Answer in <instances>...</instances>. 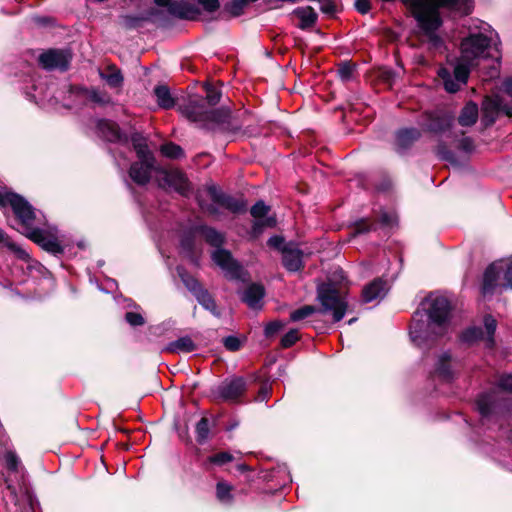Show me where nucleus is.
<instances>
[{
    "label": "nucleus",
    "instance_id": "nucleus-3",
    "mask_svg": "<svg viewBox=\"0 0 512 512\" xmlns=\"http://www.w3.org/2000/svg\"><path fill=\"white\" fill-rule=\"evenodd\" d=\"M10 205L22 225L29 230L30 237L45 250L54 254L62 252L56 239L46 236L43 231L34 226L35 213L32 206L20 195L0 189V207Z\"/></svg>",
    "mask_w": 512,
    "mask_h": 512
},
{
    "label": "nucleus",
    "instance_id": "nucleus-15",
    "mask_svg": "<svg viewBox=\"0 0 512 512\" xmlns=\"http://www.w3.org/2000/svg\"><path fill=\"white\" fill-rule=\"evenodd\" d=\"M157 180L160 187L173 189L183 195L189 189L187 178L181 171L176 169H160Z\"/></svg>",
    "mask_w": 512,
    "mask_h": 512
},
{
    "label": "nucleus",
    "instance_id": "nucleus-54",
    "mask_svg": "<svg viewBox=\"0 0 512 512\" xmlns=\"http://www.w3.org/2000/svg\"><path fill=\"white\" fill-rule=\"evenodd\" d=\"M237 468L240 472H244L248 469V467L245 464H240L237 466Z\"/></svg>",
    "mask_w": 512,
    "mask_h": 512
},
{
    "label": "nucleus",
    "instance_id": "nucleus-8",
    "mask_svg": "<svg viewBox=\"0 0 512 512\" xmlns=\"http://www.w3.org/2000/svg\"><path fill=\"white\" fill-rule=\"evenodd\" d=\"M207 193L212 200V204H204L198 199L200 207L212 216H218L219 211L216 205L221 206L232 213H241L246 211L247 203L242 198H235L221 192L216 186L211 185L207 188Z\"/></svg>",
    "mask_w": 512,
    "mask_h": 512
},
{
    "label": "nucleus",
    "instance_id": "nucleus-26",
    "mask_svg": "<svg viewBox=\"0 0 512 512\" xmlns=\"http://www.w3.org/2000/svg\"><path fill=\"white\" fill-rule=\"evenodd\" d=\"M154 94L158 105L163 109H170L175 105V99L171 95L169 89L165 85L155 87Z\"/></svg>",
    "mask_w": 512,
    "mask_h": 512
},
{
    "label": "nucleus",
    "instance_id": "nucleus-30",
    "mask_svg": "<svg viewBox=\"0 0 512 512\" xmlns=\"http://www.w3.org/2000/svg\"><path fill=\"white\" fill-rule=\"evenodd\" d=\"M0 245H3L7 247L9 250L15 252L19 258H26L28 255L27 253L21 249L19 246H17L14 242H12L6 234L0 229Z\"/></svg>",
    "mask_w": 512,
    "mask_h": 512
},
{
    "label": "nucleus",
    "instance_id": "nucleus-39",
    "mask_svg": "<svg viewBox=\"0 0 512 512\" xmlns=\"http://www.w3.org/2000/svg\"><path fill=\"white\" fill-rule=\"evenodd\" d=\"M233 460V455L229 452H219L216 453L208 458V461L210 463H213L215 465H224L228 462H231Z\"/></svg>",
    "mask_w": 512,
    "mask_h": 512
},
{
    "label": "nucleus",
    "instance_id": "nucleus-36",
    "mask_svg": "<svg viewBox=\"0 0 512 512\" xmlns=\"http://www.w3.org/2000/svg\"><path fill=\"white\" fill-rule=\"evenodd\" d=\"M197 440L203 443L207 440L209 435V422L208 419L203 417L196 425Z\"/></svg>",
    "mask_w": 512,
    "mask_h": 512
},
{
    "label": "nucleus",
    "instance_id": "nucleus-9",
    "mask_svg": "<svg viewBox=\"0 0 512 512\" xmlns=\"http://www.w3.org/2000/svg\"><path fill=\"white\" fill-rule=\"evenodd\" d=\"M506 280L505 286L512 288V259L499 260L492 263L484 273L482 292L484 295L493 293L497 286V280L501 272Z\"/></svg>",
    "mask_w": 512,
    "mask_h": 512
},
{
    "label": "nucleus",
    "instance_id": "nucleus-11",
    "mask_svg": "<svg viewBox=\"0 0 512 512\" xmlns=\"http://www.w3.org/2000/svg\"><path fill=\"white\" fill-rule=\"evenodd\" d=\"M155 4L164 8L170 15L188 20H195L200 15L198 6L188 1L154 0Z\"/></svg>",
    "mask_w": 512,
    "mask_h": 512
},
{
    "label": "nucleus",
    "instance_id": "nucleus-22",
    "mask_svg": "<svg viewBox=\"0 0 512 512\" xmlns=\"http://www.w3.org/2000/svg\"><path fill=\"white\" fill-rule=\"evenodd\" d=\"M293 15L299 19L300 23L298 26L301 29L313 26L317 20V14L310 6L295 9Z\"/></svg>",
    "mask_w": 512,
    "mask_h": 512
},
{
    "label": "nucleus",
    "instance_id": "nucleus-41",
    "mask_svg": "<svg viewBox=\"0 0 512 512\" xmlns=\"http://www.w3.org/2000/svg\"><path fill=\"white\" fill-rule=\"evenodd\" d=\"M380 222L385 227H393L397 222V216L393 211H382L380 216Z\"/></svg>",
    "mask_w": 512,
    "mask_h": 512
},
{
    "label": "nucleus",
    "instance_id": "nucleus-47",
    "mask_svg": "<svg viewBox=\"0 0 512 512\" xmlns=\"http://www.w3.org/2000/svg\"><path fill=\"white\" fill-rule=\"evenodd\" d=\"M338 73L342 80L347 81L352 77L353 67L349 64H343L339 67Z\"/></svg>",
    "mask_w": 512,
    "mask_h": 512
},
{
    "label": "nucleus",
    "instance_id": "nucleus-34",
    "mask_svg": "<svg viewBox=\"0 0 512 512\" xmlns=\"http://www.w3.org/2000/svg\"><path fill=\"white\" fill-rule=\"evenodd\" d=\"M315 311H316V308L314 306L306 305V306H303V307L291 312L290 319L294 322H297V321H300V320H303V319L309 317Z\"/></svg>",
    "mask_w": 512,
    "mask_h": 512
},
{
    "label": "nucleus",
    "instance_id": "nucleus-27",
    "mask_svg": "<svg viewBox=\"0 0 512 512\" xmlns=\"http://www.w3.org/2000/svg\"><path fill=\"white\" fill-rule=\"evenodd\" d=\"M100 77L112 88H118L123 83V76L115 66H109L105 71L100 72Z\"/></svg>",
    "mask_w": 512,
    "mask_h": 512
},
{
    "label": "nucleus",
    "instance_id": "nucleus-48",
    "mask_svg": "<svg viewBox=\"0 0 512 512\" xmlns=\"http://www.w3.org/2000/svg\"><path fill=\"white\" fill-rule=\"evenodd\" d=\"M198 4L208 12L216 11L219 8L218 0H198Z\"/></svg>",
    "mask_w": 512,
    "mask_h": 512
},
{
    "label": "nucleus",
    "instance_id": "nucleus-37",
    "mask_svg": "<svg viewBox=\"0 0 512 512\" xmlns=\"http://www.w3.org/2000/svg\"><path fill=\"white\" fill-rule=\"evenodd\" d=\"M87 97L94 103H97L99 105H106L110 103V97L107 93L92 89L87 92Z\"/></svg>",
    "mask_w": 512,
    "mask_h": 512
},
{
    "label": "nucleus",
    "instance_id": "nucleus-55",
    "mask_svg": "<svg viewBox=\"0 0 512 512\" xmlns=\"http://www.w3.org/2000/svg\"><path fill=\"white\" fill-rule=\"evenodd\" d=\"M267 396V391H262L259 395V399L260 400H264Z\"/></svg>",
    "mask_w": 512,
    "mask_h": 512
},
{
    "label": "nucleus",
    "instance_id": "nucleus-12",
    "mask_svg": "<svg viewBox=\"0 0 512 512\" xmlns=\"http://www.w3.org/2000/svg\"><path fill=\"white\" fill-rule=\"evenodd\" d=\"M246 389V382L242 377L226 379L216 386L212 393L214 397L224 401H234L238 399Z\"/></svg>",
    "mask_w": 512,
    "mask_h": 512
},
{
    "label": "nucleus",
    "instance_id": "nucleus-33",
    "mask_svg": "<svg viewBox=\"0 0 512 512\" xmlns=\"http://www.w3.org/2000/svg\"><path fill=\"white\" fill-rule=\"evenodd\" d=\"M178 274L179 276L181 277L183 283L185 284V286L195 295L199 290L202 289L201 285L199 284V282L187 275L182 268H178Z\"/></svg>",
    "mask_w": 512,
    "mask_h": 512
},
{
    "label": "nucleus",
    "instance_id": "nucleus-42",
    "mask_svg": "<svg viewBox=\"0 0 512 512\" xmlns=\"http://www.w3.org/2000/svg\"><path fill=\"white\" fill-rule=\"evenodd\" d=\"M299 339V334L296 329L287 332L281 339V345L284 348L291 347Z\"/></svg>",
    "mask_w": 512,
    "mask_h": 512
},
{
    "label": "nucleus",
    "instance_id": "nucleus-51",
    "mask_svg": "<svg viewBox=\"0 0 512 512\" xmlns=\"http://www.w3.org/2000/svg\"><path fill=\"white\" fill-rule=\"evenodd\" d=\"M355 7L360 13L365 14L370 10V1L369 0H356Z\"/></svg>",
    "mask_w": 512,
    "mask_h": 512
},
{
    "label": "nucleus",
    "instance_id": "nucleus-52",
    "mask_svg": "<svg viewBox=\"0 0 512 512\" xmlns=\"http://www.w3.org/2000/svg\"><path fill=\"white\" fill-rule=\"evenodd\" d=\"M503 88L508 95L512 96V78H508L504 81Z\"/></svg>",
    "mask_w": 512,
    "mask_h": 512
},
{
    "label": "nucleus",
    "instance_id": "nucleus-45",
    "mask_svg": "<svg viewBox=\"0 0 512 512\" xmlns=\"http://www.w3.org/2000/svg\"><path fill=\"white\" fill-rule=\"evenodd\" d=\"M223 344L230 351H237L241 346L240 340L234 336L224 338Z\"/></svg>",
    "mask_w": 512,
    "mask_h": 512
},
{
    "label": "nucleus",
    "instance_id": "nucleus-20",
    "mask_svg": "<svg viewBox=\"0 0 512 512\" xmlns=\"http://www.w3.org/2000/svg\"><path fill=\"white\" fill-rule=\"evenodd\" d=\"M264 296V288L258 284H251L242 294V300L252 309H258Z\"/></svg>",
    "mask_w": 512,
    "mask_h": 512
},
{
    "label": "nucleus",
    "instance_id": "nucleus-17",
    "mask_svg": "<svg viewBox=\"0 0 512 512\" xmlns=\"http://www.w3.org/2000/svg\"><path fill=\"white\" fill-rule=\"evenodd\" d=\"M268 211L269 206H267L263 201H258L251 208V215L255 218L251 232L253 237H257L258 235H260L264 228L275 226V218L271 216H266Z\"/></svg>",
    "mask_w": 512,
    "mask_h": 512
},
{
    "label": "nucleus",
    "instance_id": "nucleus-7",
    "mask_svg": "<svg viewBox=\"0 0 512 512\" xmlns=\"http://www.w3.org/2000/svg\"><path fill=\"white\" fill-rule=\"evenodd\" d=\"M317 299L321 304V312L331 313L335 322L344 317L348 305L345 297L333 284H321L318 287Z\"/></svg>",
    "mask_w": 512,
    "mask_h": 512
},
{
    "label": "nucleus",
    "instance_id": "nucleus-1",
    "mask_svg": "<svg viewBox=\"0 0 512 512\" xmlns=\"http://www.w3.org/2000/svg\"><path fill=\"white\" fill-rule=\"evenodd\" d=\"M498 35L483 21L473 20L468 34L460 42V56L448 61L449 67H440L438 77L449 93L457 92L465 85L472 68L487 58L499 59Z\"/></svg>",
    "mask_w": 512,
    "mask_h": 512
},
{
    "label": "nucleus",
    "instance_id": "nucleus-43",
    "mask_svg": "<svg viewBox=\"0 0 512 512\" xmlns=\"http://www.w3.org/2000/svg\"><path fill=\"white\" fill-rule=\"evenodd\" d=\"M125 319L131 326H140L144 324V318L138 313L127 312Z\"/></svg>",
    "mask_w": 512,
    "mask_h": 512
},
{
    "label": "nucleus",
    "instance_id": "nucleus-19",
    "mask_svg": "<svg viewBox=\"0 0 512 512\" xmlns=\"http://www.w3.org/2000/svg\"><path fill=\"white\" fill-rule=\"evenodd\" d=\"M283 265L289 271H298L302 267V252L293 246L283 249Z\"/></svg>",
    "mask_w": 512,
    "mask_h": 512
},
{
    "label": "nucleus",
    "instance_id": "nucleus-46",
    "mask_svg": "<svg viewBox=\"0 0 512 512\" xmlns=\"http://www.w3.org/2000/svg\"><path fill=\"white\" fill-rule=\"evenodd\" d=\"M282 327H283V324L280 321L270 322L265 327V335L267 337H271L274 334H276L278 331H280L282 329Z\"/></svg>",
    "mask_w": 512,
    "mask_h": 512
},
{
    "label": "nucleus",
    "instance_id": "nucleus-44",
    "mask_svg": "<svg viewBox=\"0 0 512 512\" xmlns=\"http://www.w3.org/2000/svg\"><path fill=\"white\" fill-rule=\"evenodd\" d=\"M5 461H6L7 468L9 470H12V471L17 470V467L19 464V459L14 452H11V451L7 452L5 455Z\"/></svg>",
    "mask_w": 512,
    "mask_h": 512
},
{
    "label": "nucleus",
    "instance_id": "nucleus-16",
    "mask_svg": "<svg viewBox=\"0 0 512 512\" xmlns=\"http://www.w3.org/2000/svg\"><path fill=\"white\" fill-rule=\"evenodd\" d=\"M482 110L487 124H492L500 112L512 117V106L505 104L499 95L487 96L483 101Z\"/></svg>",
    "mask_w": 512,
    "mask_h": 512
},
{
    "label": "nucleus",
    "instance_id": "nucleus-6",
    "mask_svg": "<svg viewBox=\"0 0 512 512\" xmlns=\"http://www.w3.org/2000/svg\"><path fill=\"white\" fill-rule=\"evenodd\" d=\"M201 235L207 243L217 249L212 253V259L223 271L231 277H238L240 274V266L232 258L229 251L221 249L220 246L224 242V235L214 228L202 226L199 228Z\"/></svg>",
    "mask_w": 512,
    "mask_h": 512
},
{
    "label": "nucleus",
    "instance_id": "nucleus-40",
    "mask_svg": "<svg viewBox=\"0 0 512 512\" xmlns=\"http://www.w3.org/2000/svg\"><path fill=\"white\" fill-rule=\"evenodd\" d=\"M351 236L355 237L357 235L369 232L372 229V226L367 222L366 219H361L354 223L352 228Z\"/></svg>",
    "mask_w": 512,
    "mask_h": 512
},
{
    "label": "nucleus",
    "instance_id": "nucleus-57",
    "mask_svg": "<svg viewBox=\"0 0 512 512\" xmlns=\"http://www.w3.org/2000/svg\"><path fill=\"white\" fill-rule=\"evenodd\" d=\"M467 142H469V139H464L463 140V144H466Z\"/></svg>",
    "mask_w": 512,
    "mask_h": 512
},
{
    "label": "nucleus",
    "instance_id": "nucleus-23",
    "mask_svg": "<svg viewBox=\"0 0 512 512\" xmlns=\"http://www.w3.org/2000/svg\"><path fill=\"white\" fill-rule=\"evenodd\" d=\"M420 137V132L415 128L401 129L396 135V144L399 148L405 149Z\"/></svg>",
    "mask_w": 512,
    "mask_h": 512
},
{
    "label": "nucleus",
    "instance_id": "nucleus-29",
    "mask_svg": "<svg viewBox=\"0 0 512 512\" xmlns=\"http://www.w3.org/2000/svg\"><path fill=\"white\" fill-rule=\"evenodd\" d=\"M232 486L226 482H218L216 487L217 498L223 503H230L232 501Z\"/></svg>",
    "mask_w": 512,
    "mask_h": 512
},
{
    "label": "nucleus",
    "instance_id": "nucleus-58",
    "mask_svg": "<svg viewBox=\"0 0 512 512\" xmlns=\"http://www.w3.org/2000/svg\"><path fill=\"white\" fill-rule=\"evenodd\" d=\"M355 319L349 320V324L354 323Z\"/></svg>",
    "mask_w": 512,
    "mask_h": 512
},
{
    "label": "nucleus",
    "instance_id": "nucleus-38",
    "mask_svg": "<svg viewBox=\"0 0 512 512\" xmlns=\"http://www.w3.org/2000/svg\"><path fill=\"white\" fill-rule=\"evenodd\" d=\"M206 100L210 106L216 105L220 101L221 93L212 85H205Z\"/></svg>",
    "mask_w": 512,
    "mask_h": 512
},
{
    "label": "nucleus",
    "instance_id": "nucleus-53",
    "mask_svg": "<svg viewBox=\"0 0 512 512\" xmlns=\"http://www.w3.org/2000/svg\"><path fill=\"white\" fill-rule=\"evenodd\" d=\"M181 246L184 250L190 251L192 249V241L189 238H185L182 240Z\"/></svg>",
    "mask_w": 512,
    "mask_h": 512
},
{
    "label": "nucleus",
    "instance_id": "nucleus-35",
    "mask_svg": "<svg viewBox=\"0 0 512 512\" xmlns=\"http://www.w3.org/2000/svg\"><path fill=\"white\" fill-rule=\"evenodd\" d=\"M195 296H196L197 300L199 301V303L201 305H203L205 309L210 310V311L215 310V308H216L215 302L206 290H204L202 288L195 294Z\"/></svg>",
    "mask_w": 512,
    "mask_h": 512
},
{
    "label": "nucleus",
    "instance_id": "nucleus-4",
    "mask_svg": "<svg viewBox=\"0 0 512 512\" xmlns=\"http://www.w3.org/2000/svg\"><path fill=\"white\" fill-rule=\"evenodd\" d=\"M181 113L190 121L208 125H221L226 130L236 131L238 126L230 123L231 113L227 108L210 110L202 98H190L187 104L180 107Z\"/></svg>",
    "mask_w": 512,
    "mask_h": 512
},
{
    "label": "nucleus",
    "instance_id": "nucleus-56",
    "mask_svg": "<svg viewBox=\"0 0 512 512\" xmlns=\"http://www.w3.org/2000/svg\"><path fill=\"white\" fill-rule=\"evenodd\" d=\"M438 154L441 155L443 158H446L447 156L445 155L444 152H442L440 149L438 150Z\"/></svg>",
    "mask_w": 512,
    "mask_h": 512
},
{
    "label": "nucleus",
    "instance_id": "nucleus-32",
    "mask_svg": "<svg viewBox=\"0 0 512 512\" xmlns=\"http://www.w3.org/2000/svg\"><path fill=\"white\" fill-rule=\"evenodd\" d=\"M477 407L482 416H488L492 410V397L490 394H482L477 399Z\"/></svg>",
    "mask_w": 512,
    "mask_h": 512
},
{
    "label": "nucleus",
    "instance_id": "nucleus-49",
    "mask_svg": "<svg viewBox=\"0 0 512 512\" xmlns=\"http://www.w3.org/2000/svg\"><path fill=\"white\" fill-rule=\"evenodd\" d=\"M268 245L272 248L282 250L287 247L284 245V238L281 236H273L268 240Z\"/></svg>",
    "mask_w": 512,
    "mask_h": 512
},
{
    "label": "nucleus",
    "instance_id": "nucleus-13",
    "mask_svg": "<svg viewBox=\"0 0 512 512\" xmlns=\"http://www.w3.org/2000/svg\"><path fill=\"white\" fill-rule=\"evenodd\" d=\"M70 61V52L62 49H49L39 56L40 65L47 70L64 71L68 68Z\"/></svg>",
    "mask_w": 512,
    "mask_h": 512
},
{
    "label": "nucleus",
    "instance_id": "nucleus-5",
    "mask_svg": "<svg viewBox=\"0 0 512 512\" xmlns=\"http://www.w3.org/2000/svg\"><path fill=\"white\" fill-rule=\"evenodd\" d=\"M132 142L139 161L132 164L129 175L135 183L144 185L149 182L152 174L158 178L160 168L155 166L154 156L143 137L135 135Z\"/></svg>",
    "mask_w": 512,
    "mask_h": 512
},
{
    "label": "nucleus",
    "instance_id": "nucleus-24",
    "mask_svg": "<svg viewBox=\"0 0 512 512\" xmlns=\"http://www.w3.org/2000/svg\"><path fill=\"white\" fill-rule=\"evenodd\" d=\"M478 118V107L475 103H468L462 109L461 114L458 118V122L461 126L468 127L472 126Z\"/></svg>",
    "mask_w": 512,
    "mask_h": 512
},
{
    "label": "nucleus",
    "instance_id": "nucleus-14",
    "mask_svg": "<svg viewBox=\"0 0 512 512\" xmlns=\"http://www.w3.org/2000/svg\"><path fill=\"white\" fill-rule=\"evenodd\" d=\"M460 367V361L445 351L436 358L434 374L443 381H450L455 377Z\"/></svg>",
    "mask_w": 512,
    "mask_h": 512
},
{
    "label": "nucleus",
    "instance_id": "nucleus-25",
    "mask_svg": "<svg viewBox=\"0 0 512 512\" xmlns=\"http://www.w3.org/2000/svg\"><path fill=\"white\" fill-rule=\"evenodd\" d=\"M100 134L108 141H117L120 139V131L116 123L108 120H101L98 123Z\"/></svg>",
    "mask_w": 512,
    "mask_h": 512
},
{
    "label": "nucleus",
    "instance_id": "nucleus-31",
    "mask_svg": "<svg viewBox=\"0 0 512 512\" xmlns=\"http://www.w3.org/2000/svg\"><path fill=\"white\" fill-rule=\"evenodd\" d=\"M161 153L172 159H178L183 156V150L179 145L166 143L161 146Z\"/></svg>",
    "mask_w": 512,
    "mask_h": 512
},
{
    "label": "nucleus",
    "instance_id": "nucleus-10",
    "mask_svg": "<svg viewBox=\"0 0 512 512\" xmlns=\"http://www.w3.org/2000/svg\"><path fill=\"white\" fill-rule=\"evenodd\" d=\"M496 320L487 315L484 317V329L481 327H470L461 334V341L467 344H474L477 341H483L488 348L494 345V333L496 330Z\"/></svg>",
    "mask_w": 512,
    "mask_h": 512
},
{
    "label": "nucleus",
    "instance_id": "nucleus-50",
    "mask_svg": "<svg viewBox=\"0 0 512 512\" xmlns=\"http://www.w3.org/2000/svg\"><path fill=\"white\" fill-rule=\"evenodd\" d=\"M499 387L505 391L512 392V374L502 376L499 380Z\"/></svg>",
    "mask_w": 512,
    "mask_h": 512
},
{
    "label": "nucleus",
    "instance_id": "nucleus-21",
    "mask_svg": "<svg viewBox=\"0 0 512 512\" xmlns=\"http://www.w3.org/2000/svg\"><path fill=\"white\" fill-rule=\"evenodd\" d=\"M197 349V345L189 336L180 337L170 342L166 347L165 351L170 353H189Z\"/></svg>",
    "mask_w": 512,
    "mask_h": 512
},
{
    "label": "nucleus",
    "instance_id": "nucleus-28",
    "mask_svg": "<svg viewBox=\"0 0 512 512\" xmlns=\"http://www.w3.org/2000/svg\"><path fill=\"white\" fill-rule=\"evenodd\" d=\"M452 125V118L447 115H437L431 119L428 125L429 130L433 132H442L450 128Z\"/></svg>",
    "mask_w": 512,
    "mask_h": 512
},
{
    "label": "nucleus",
    "instance_id": "nucleus-18",
    "mask_svg": "<svg viewBox=\"0 0 512 512\" xmlns=\"http://www.w3.org/2000/svg\"><path fill=\"white\" fill-rule=\"evenodd\" d=\"M388 291V286L382 279H375L370 284L364 287L362 291V299L364 302L369 303L374 300L382 299Z\"/></svg>",
    "mask_w": 512,
    "mask_h": 512
},
{
    "label": "nucleus",
    "instance_id": "nucleus-2",
    "mask_svg": "<svg viewBox=\"0 0 512 512\" xmlns=\"http://www.w3.org/2000/svg\"><path fill=\"white\" fill-rule=\"evenodd\" d=\"M421 307L413 316L409 334L417 347L428 349L448 331L450 304L446 297L430 294Z\"/></svg>",
    "mask_w": 512,
    "mask_h": 512
}]
</instances>
